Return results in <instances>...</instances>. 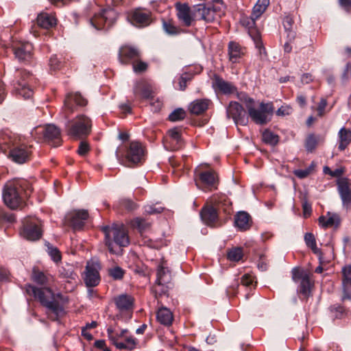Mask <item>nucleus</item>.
<instances>
[{
  "mask_svg": "<svg viewBox=\"0 0 351 351\" xmlns=\"http://www.w3.org/2000/svg\"><path fill=\"white\" fill-rule=\"evenodd\" d=\"M27 292L33 295L35 298L45 306L47 309L49 318L56 320L59 316L64 313L62 306L56 300V295L49 288H36L32 285H28L26 288Z\"/></svg>",
  "mask_w": 351,
  "mask_h": 351,
  "instance_id": "1",
  "label": "nucleus"
},
{
  "mask_svg": "<svg viewBox=\"0 0 351 351\" xmlns=\"http://www.w3.org/2000/svg\"><path fill=\"white\" fill-rule=\"evenodd\" d=\"M103 231L105 234L106 244L112 254H121V247H125L130 243L127 230L123 224L104 227Z\"/></svg>",
  "mask_w": 351,
  "mask_h": 351,
  "instance_id": "2",
  "label": "nucleus"
},
{
  "mask_svg": "<svg viewBox=\"0 0 351 351\" xmlns=\"http://www.w3.org/2000/svg\"><path fill=\"white\" fill-rule=\"evenodd\" d=\"M27 182L21 179L8 181L4 185L2 196L4 203L11 209L17 208L21 204V191L25 190Z\"/></svg>",
  "mask_w": 351,
  "mask_h": 351,
  "instance_id": "3",
  "label": "nucleus"
},
{
  "mask_svg": "<svg viewBox=\"0 0 351 351\" xmlns=\"http://www.w3.org/2000/svg\"><path fill=\"white\" fill-rule=\"evenodd\" d=\"M115 154L121 164L130 166L142 162L144 158L145 149L141 143L132 141L128 147H119Z\"/></svg>",
  "mask_w": 351,
  "mask_h": 351,
  "instance_id": "4",
  "label": "nucleus"
},
{
  "mask_svg": "<svg viewBox=\"0 0 351 351\" xmlns=\"http://www.w3.org/2000/svg\"><path fill=\"white\" fill-rule=\"evenodd\" d=\"M91 120L85 115H78L65 123V132L74 139L88 136L91 132Z\"/></svg>",
  "mask_w": 351,
  "mask_h": 351,
  "instance_id": "5",
  "label": "nucleus"
},
{
  "mask_svg": "<svg viewBox=\"0 0 351 351\" xmlns=\"http://www.w3.org/2000/svg\"><path fill=\"white\" fill-rule=\"evenodd\" d=\"M249 117L256 124L265 125L271 120L274 107L271 103L261 102L258 107L254 106V100L249 99L247 104Z\"/></svg>",
  "mask_w": 351,
  "mask_h": 351,
  "instance_id": "6",
  "label": "nucleus"
},
{
  "mask_svg": "<svg viewBox=\"0 0 351 351\" xmlns=\"http://www.w3.org/2000/svg\"><path fill=\"white\" fill-rule=\"evenodd\" d=\"M108 337L111 343L119 350H134L137 344V340L131 335H128V330L123 329L120 332L114 330L112 327L107 328Z\"/></svg>",
  "mask_w": 351,
  "mask_h": 351,
  "instance_id": "7",
  "label": "nucleus"
},
{
  "mask_svg": "<svg viewBox=\"0 0 351 351\" xmlns=\"http://www.w3.org/2000/svg\"><path fill=\"white\" fill-rule=\"evenodd\" d=\"M32 136L56 147L60 144V130L53 124L38 126L32 131Z\"/></svg>",
  "mask_w": 351,
  "mask_h": 351,
  "instance_id": "8",
  "label": "nucleus"
},
{
  "mask_svg": "<svg viewBox=\"0 0 351 351\" xmlns=\"http://www.w3.org/2000/svg\"><path fill=\"white\" fill-rule=\"evenodd\" d=\"M23 228L20 232L22 237L29 241H36L42 236L40 221L33 217H27L22 221Z\"/></svg>",
  "mask_w": 351,
  "mask_h": 351,
  "instance_id": "9",
  "label": "nucleus"
},
{
  "mask_svg": "<svg viewBox=\"0 0 351 351\" xmlns=\"http://www.w3.org/2000/svg\"><path fill=\"white\" fill-rule=\"evenodd\" d=\"M215 5L212 7H206L203 4H199L196 8V14L200 19L211 22L214 21L217 16H220L223 14L225 5L222 0H214Z\"/></svg>",
  "mask_w": 351,
  "mask_h": 351,
  "instance_id": "10",
  "label": "nucleus"
},
{
  "mask_svg": "<svg viewBox=\"0 0 351 351\" xmlns=\"http://www.w3.org/2000/svg\"><path fill=\"white\" fill-rule=\"evenodd\" d=\"M117 19V12L112 8L103 10L95 14L91 19L90 23L96 29H102L111 26Z\"/></svg>",
  "mask_w": 351,
  "mask_h": 351,
  "instance_id": "11",
  "label": "nucleus"
},
{
  "mask_svg": "<svg viewBox=\"0 0 351 351\" xmlns=\"http://www.w3.org/2000/svg\"><path fill=\"white\" fill-rule=\"evenodd\" d=\"M226 114L227 118L232 119L236 125H245L248 122V118L244 108L237 101L230 102L226 108Z\"/></svg>",
  "mask_w": 351,
  "mask_h": 351,
  "instance_id": "12",
  "label": "nucleus"
},
{
  "mask_svg": "<svg viewBox=\"0 0 351 351\" xmlns=\"http://www.w3.org/2000/svg\"><path fill=\"white\" fill-rule=\"evenodd\" d=\"M31 77L29 72L25 70H21L18 71L16 77L20 79L17 80L14 84V88L17 94L21 95L25 99H27L32 97L33 95V90L29 88L26 80L29 79Z\"/></svg>",
  "mask_w": 351,
  "mask_h": 351,
  "instance_id": "13",
  "label": "nucleus"
},
{
  "mask_svg": "<svg viewBox=\"0 0 351 351\" xmlns=\"http://www.w3.org/2000/svg\"><path fill=\"white\" fill-rule=\"evenodd\" d=\"M100 266L97 261H89L86 266L84 282L88 287L97 286L100 281L99 274Z\"/></svg>",
  "mask_w": 351,
  "mask_h": 351,
  "instance_id": "14",
  "label": "nucleus"
},
{
  "mask_svg": "<svg viewBox=\"0 0 351 351\" xmlns=\"http://www.w3.org/2000/svg\"><path fill=\"white\" fill-rule=\"evenodd\" d=\"M257 19L258 18L253 17L252 15L250 18L243 17L241 20V23L248 29L249 35L254 40L256 47L259 49L260 53H261L262 50L265 52V49L263 48L260 34L254 27L255 20Z\"/></svg>",
  "mask_w": 351,
  "mask_h": 351,
  "instance_id": "15",
  "label": "nucleus"
},
{
  "mask_svg": "<svg viewBox=\"0 0 351 351\" xmlns=\"http://www.w3.org/2000/svg\"><path fill=\"white\" fill-rule=\"evenodd\" d=\"M88 217L86 210H75L66 216V221L74 230H79L83 228Z\"/></svg>",
  "mask_w": 351,
  "mask_h": 351,
  "instance_id": "16",
  "label": "nucleus"
},
{
  "mask_svg": "<svg viewBox=\"0 0 351 351\" xmlns=\"http://www.w3.org/2000/svg\"><path fill=\"white\" fill-rule=\"evenodd\" d=\"M128 19L134 25L139 27L147 26L151 23L150 12L141 9L134 10Z\"/></svg>",
  "mask_w": 351,
  "mask_h": 351,
  "instance_id": "17",
  "label": "nucleus"
},
{
  "mask_svg": "<svg viewBox=\"0 0 351 351\" xmlns=\"http://www.w3.org/2000/svg\"><path fill=\"white\" fill-rule=\"evenodd\" d=\"M119 61L122 64L132 63L141 58L139 50L132 46H123L119 50Z\"/></svg>",
  "mask_w": 351,
  "mask_h": 351,
  "instance_id": "18",
  "label": "nucleus"
},
{
  "mask_svg": "<svg viewBox=\"0 0 351 351\" xmlns=\"http://www.w3.org/2000/svg\"><path fill=\"white\" fill-rule=\"evenodd\" d=\"M15 57L19 61H28L32 58V45L28 42L19 43L13 45Z\"/></svg>",
  "mask_w": 351,
  "mask_h": 351,
  "instance_id": "19",
  "label": "nucleus"
},
{
  "mask_svg": "<svg viewBox=\"0 0 351 351\" xmlns=\"http://www.w3.org/2000/svg\"><path fill=\"white\" fill-rule=\"evenodd\" d=\"M30 154V147L25 145H21L12 149L9 155L14 162L22 164L29 160Z\"/></svg>",
  "mask_w": 351,
  "mask_h": 351,
  "instance_id": "20",
  "label": "nucleus"
},
{
  "mask_svg": "<svg viewBox=\"0 0 351 351\" xmlns=\"http://www.w3.org/2000/svg\"><path fill=\"white\" fill-rule=\"evenodd\" d=\"M86 100L78 93H72L67 95L64 100L65 110L71 113L75 106H84L86 104Z\"/></svg>",
  "mask_w": 351,
  "mask_h": 351,
  "instance_id": "21",
  "label": "nucleus"
},
{
  "mask_svg": "<svg viewBox=\"0 0 351 351\" xmlns=\"http://www.w3.org/2000/svg\"><path fill=\"white\" fill-rule=\"evenodd\" d=\"M338 191L343 206H349L351 204V189L347 179L341 178L337 182Z\"/></svg>",
  "mask_w": 351,
  "mask_h": 351,
  "instance_id": "22",
  "label": "nucleus"
},
{
  "mask_svg": "<svg viewBox=\"0 0 351 351\" xmlns=\"http://www.w3.org/2000/svg\"><path fill=\"white\" fill-rule=\"evenodd\" d=\"M176 8L179 21L184 26H191L193 19L191 15V10L189 5L187 4L177 3Z\"/></svg>",
  "mask_w": 351,
  "mask_h": 351,
  "instance_id": "23",
  "label": "nucleus"
},
{
  "mask_svg": "<svg viewBox=\"0 0 351 351\" xmlns=\"http://www.w3.org/2000/svg\"><path fill=\"white\" fill-rule=\"evenodd\" d=\"M200 217L205 224L213 226L217 219V211L216 208L212 206H206L202 209Z\"/></svg>",
  "mask_w": 351,
  "mask_h": 351,
  "instance_id": "24",
  "label": "nucleus"
},
{
  "mask_svg": "<svg viewBox=\"0 0 351 351\" xmlns=\"http://www.w3.org/2000/svg\"><path fill=\"white\" fill-rule=\"evenodd\" d=\"M213 86L215 90H218L225 95L232 94L237 92V88L234 86L219 77H215L213 83Z\"/></svg>",
  "mask_w": 351,
  "mask_h": 351,
  "instance_id": "25",
  "label": "nucleus"
},
{
  "mask_svg": "<svg viewBox=\"0 0 351 351\" xmlns=\"http://www.w3.org/2000/svg\"><path fill=\"white\" fill-rule=\"evenodd\" d=\"M37 24L43 29H50L57 24V19L53 14L42 12L37 16Z\"/></svg>",
  "mask_w": 351,
  "mask_h": 351,
  "instance_id": "26",
  "label": "nucleus"
},
{
  "mask_svg": "<svg viewBox=\"0 0 351 351\" xmlns=\"http://www.w3.org/2000/svg\"><path fill=\"white\" fill-rule=\"evenodd\" d=\"M245 51L244 49H243L237 43L235 42H230L228 44V55L229 60L232 63L239 62L240 59L244 55Z\"/></svg>",
  "mask_w": 351,
  "mask_h": 351,
  "instance_id": "27",
  "label": "nucleus"
},
{
  "mask_svg": "<svg viewBox=\"0 0 351 351\" xmlns=\"http://www.w3.org/2000/svg\"><path fill=\"white\" fill-rule=\"evenodd\" d=\"M235 226L241 231H245L250 227V216L245 211H239L234 217Z\"/></svg>",
  "mask_w": 351,
  "mask_h": 351,
  "instance_id": "28",
  "label": "nucleus"
},
{
  "mask_svg": "<svg viewBox=\"0 0 351 351\" xmlns=\"http://www.w3.org/2000/svg\"><path fill=\"white\" fill-rule=\"evenodd\" d=\"M340 223V218L338 215L328 212L326 215L319 218V224L324 228L332 226H338Z\"/></svg>",
  "mask_w": 351,
  "mask_h": 351,
  "instance_id": "29",
  "label": "nucleus"
},
{
  "mask_svg": "<svg viewBox=\"0 0 351 351\" xmlns=\"http://www.w3.org/2000/svg\"><path fill=\"white\" fill-rule=\"evenodd\" d=\"M210 104V101L208 99H195L191 103L189 109L192 114H199L208 109Z\"/></svg>",
  "mask_w": 351,
  "mask_h": 351,
  "instance_id": "30",
  "label": "nucleus"
},
{
  "mask_svg": "<svg viewBox=\"0 0 351 351\" xmlns=\"http://www.w3.org/2000/svg\"><path fill=\"white\" fill-rule=\"evenodd\" d=\"M134 299L131 295L122 294L115 299L117 307L121 311H130L132 308Z\"/></svg>",
  "mask_w": 351,
  "mask_h": 351,
  "instance_id": "31",
  "label": "nucleus"
},
{
  "mask_svg": "<svg viewBox=\"0 0 351 351\" xmlns=\"http://www.w3.org/2000/svg\"><path fill=\"white\" fill-rule=\"evenodd\" d=\"M339 149L344 150L351 143V130L342 128L338 132Z\"/></svg>",
  "mask_w": 351,
  "mask_h": 351,
  "instance_id": "32",
  "label": "nucleus"
},
{
  "mask_svg": "<svg viewBox=\"0 0 351 351\" xmlns=\"http://www.w3.org/2000/svg\"><path fill=\"white\" fill-rule=\"evenodd\" d=\"M156 318L161 324L169 326L173 322V314L169 308L161 307L157 312Z\"/></svg>",
  "mask_w": 351,
  "mask_h": 351,
  "instance_id": "33",
  "label": "nucleus"
},
{
  "mask_svg": "<svg viewBox=\"0 0 351 351\" xmlns=\"http://www.w3.org/2000/svg\"><path fill=\"white\" fill-rule=\"evenodd\" d=\"M59 272L62 278L67 279L68 282L72 283L73 281L75 284L76 283L77 275L75 273L73 265L67 264L62 267Z\"/></svg>",
  "mask_w": 351,
  "mask_h": 351,
  "instance_id": "34",
  "label": "nucleus"
},
{
  "mask_svg": "<svg viewBox=\"0 0 351 351\" xmlns=\"http://www.w3.org/2000/svg\"><path fill=\"white\" fill-rule=\"evenodd\" d=\"M170 279V271L165 263L163 262L158 266L156 281L160 283H168Z\"/></svg>",
  "mask_w": 351,
  "mask_h": 351,
  "instance_id": "35",
  "label": "nucleus"
},
{
  "mask_svg": "<svg viewBox=\"0 0 351 351\" xmlns=\"http://www.w3.org/2000/svg\"><path fill=\"white\" fill-rule=\"evenodd\" d=\"M199 178L206 187H215L216 176L213 171H208L202 172L199 174Z\"/></svg>",
  "mask_w": 351,
  "mask_h": 351,
  "instance_id": "36",
  "label": "nucleus"
},
{
  "mask_svg": "<svg viewBox=\"0 0 351 351\" xmlns=\"http://www.w3.org/2000/svg\"><path fill=\"white\" fill-rule=\"evenodd\" d=\"M134 94L143 98H149L152 96V90L148 85L143 82L138 83L134 89Z\"/></svg>",
  "mask_w": 351,
  "mask_h": 351,
  "instance_id": "37",
  "label": "nucleus"
},
{
  "mask_svg": "<svg viewBox=\"0 0 351 351\" xmlns=\"http://www.w3.org/2000/svg\"><path fill=\"white\" fill-rule=\"evenodd\" d=\"M269 4V0H258L253 8L252 16L255 18H259L265 11Z\"/></svg>",
  "mask_w": 351,
  "mask_h": 351,
  "instance_id": "38",
  "label": "nucleus"
},
{
  "mask_svg": "<svg viewBox=\"0 0 351 351\" xmlns=\"http://www.w3.org/2000/svg\"><path fill=\"white\" fill-rule=\"evenodd\" d=\"M262 138L265 143L271 145H276L279 141L278 136L268 130H265L263 132Z\"/></svg>",
  "mask_w": 351,
  "mask_h": 351,
  "instance_id": "39",
  "label": "nucleus"
},
{
  "mask_svg": "<svg viewBox=\"0 0 351 351\" xmlns=\"http://www.w3.org/2000/svg\"><path fill=\"white\" fill-rule=\"evenodd\" d=\"M131 226L142 233L149 227L150 223L142 218L136 217L131 221Z\"/></svg>",
  "mask_w": 351,
  "mask_h": 351,
  "instance_id": "40",
  "label": "nucleus"
},
{
  "mask_svg": "<svg viewBox=\"0 0 351 351\" xmlns=\"http://www.w3.org/2000/svg\"><path fill=\"white\" fill-rule=\"evenodd\" d=\"M243 255L241 247H234L228 252V258L231 261H239L242 258Z\"/></svg>",
  "mask_w": 351,
  "mask_h": 351,
  "instance_id": "41",
  "label": "nucleus"
},
{
  "mask_svg": "<svg viewBox=\"0 0 351 351\" xmlns=\"http://www.w3.org/2000/svg\"><path fill=\"white\" fill-rule=\"evenodd\" d=\"M125 271L119 266H115L108 269V274L114 280H121L123 278Z\"/></svg>",
  "mask_w": 351,
  "mask_h": 351,
  "instance_id": "42",
  "label": "nucleus"
},
{
  "mask_svg": "<svg viewBox=\"0 0 351 351\" xmlns=\"http://www.w3.org/2000/svg\"><path fill=\"white\" fill-rule=\"evenodd\" d=\"M185 115L186 112L182 108H177L169 115V119L173 122L178 121L184 119Z\"/></svg>",
  "mask_w": 351,
  "mask_h": 351,
  "instance_id": "43",
  "label": "nucleus"
},
{
  "mask_svg": "<svg viewBox=\"0 0 351 351\" xmlns=\"http://www.w3.org/2000/svg\"><path fill=\"white\" fill-rule=\"evenodd\" d=\"M167 283H160L156 281V285L153 287V291L156 293V296L158 295H165L168 291Z\"/></svg>",
  "mask_w": 351,
  "mask_h": 351,
  "instance_id": "44",
  "label": "nucleus"
},
{
  "mask_svg": "<svg viewBox=\"0 0 351 351\" xmlns=\"http://www.w3.org/2000/svg\"><path fill=\"white\" fill-rule=\"evenodd\" d=\"M47 252L53 261L58 262L61 260V255L60 251L57 247L51 245L49 243L47 245Z\"/></svg>",
  "mask_w": 351,
  "mask_h": 351,
  "instance_id": "45",
  "label": "nucleus"
},
{
  "mask_svg": "<svg viewBox=\"0 0 351 351\" xmlns=\"http://www.w3.org/2000/svg\"><path fill=\"white\" fill-rule=\"evenodd\" d=\"M304 241L306 244L310 247L315 253H317V248L314 235L312 233L308 232L304 235Z\"/></svg>",
  "mask_w": 351,
  "mask_h": 351,
  "instance_id": "46",
  "label": "nucleus"
},
{
  "mask_svg": "<svg viewBox=\"0 0 351 351\" xmlns=\"http://www.w3.org/2000/svg\"><path fill=\"white\" fill-rule=\"evenodd\" d=\"M314 165L312 163L308 168L305 169H296L293 171L295 176L300 179L306 178L313 170Z\"/></svg>",
  "mask_w": 351,
  "mask_h": 351,
  "instance_id": "47",
  "label": "nucleus"
},
{
  "mask_svg": "<svg viewBox=\"0 0 351 351\" xmlns=\"http://www.w3.org/2000/svg\"><path fill=\"white\" fill-rule=\"evenodd\" d=\"M343 274V287L347 286L351 282V265H347L342 269Z\"/></svg>",
  "mask_w": 351,
  "mask_h": 351,
  "instance_id": "48",
  "label": "nucleus"
},
{
  "mask_svg": "<svg viewBox=\"0 0 351 351\" xmlns=\"http://www.w3.org/2000/svg\"><path fill=\"white\" fill-rule=\"evenodd\" d=\"M162 26L165 32L169 35H175L180 32L178 28L171 22L164 21Z\"/></svg>",
  "mask_w": 351,
  "mask_h": 351,
  "instance_id": "49",
  "label": "nucleus"
},
{
  "mask_svg": "<svg viewBox=\"0 0 351 351\" xmlns=\"http://www.w3.org/2000/svg\"><path fill=\"white\" fill-rule=\"evenodd\" d=\"M311 282L308 276H304L300 282V292L304 295H307L309 293Z\"/></svg>",
  "mask_w": 351,
  "mask_h": 351,
  "instance_id": "50",
  "label": "nucleus"
},
{
  "mask_svg": "<svg viewBox=\"0 0 351 351\" xmlns=\"http://www.w3.org/2000/svg\"><path fill=\"white\" fill-rule=\"evenodd\" d=\"M32 278L34 282L40 285H44L47 282L46 276L39 271L34 270Z\"/></svg>",
  "mask_w": 351,
  "mask_h": 351,
  "instance_id": "51",
  "label": "nucleus"
},
{
  "mask_svg": "<svg viewBox=\"0 0 351 351\" xmlns=\"http://www.w3.org/2000/svg\"><path fill=\"white\" fill-rule=\"evenodd\" d=\"M133 70L135 73H141L147 69V64L140 60V59L134 61L132 63Z\"/></svg>",
  "mask_w": 351,
  "mask_h": 351,
  "instance_id": "52",
  "label": "nucleus"
},
{
  "mask_svg": "<svg viewBox=\"0 0 351 351\" xmlns=\"http://www.w3.org/2000/svg\"><path fill=\"white\" fill-rule=\"evenodd\" d=\"M317 145V139L313 134L308 136L306 141V148L308 151L312 152Z\"/></svg>",
  "mask_w": 351,
  "mask_h": 351,
  "instance_id": "53",
  "label": "nucleus"
},
{
  "mask_svg": "<svg viewBox=\"0 0 351 351\" xmlns=\"http://www.w3.org/2000/svg\"><path fill=\"white\" fill-rule=\"evenodd\" d=\"M51 70L56 71L61 67L62 62L58 58L56 55L51 56L49 62Z\"/></svg>",
  "mask_w": 351,
  "mask_h": 351,
  "instance_id": "54",
  "label": "nucleus"
},
{
  "mask_svg": "<svg viewBox=\"0 0 351 351\" xmlns=\"http://www.w3.org/2000/svg\"><path fill=\"white\" fill-rule=\"evenodd\" d=\"M168 136L169 139V141H171L172 143L174 142H179L180 138H181L179 130L177 128H173L168 131Z\"/></svg>",
  "mask_w": 351,
  "mask_h": 351,
  "instance_id": "55",
  "label": "nucleus"
},
{
  "mask_svg": "<svg viewBox=\"0 0 351 351\" xmlns=\"http://www.w3.org/2000/svg\"><path fill=\"white\" fill-rule=\"evenodd\" d=\"M308 274L304 273L303 271L298 268H293L292 270V278L294 281L302 280L304 276H307Z\"/></svg>",
  "mask_w": 351,
  "mask_h": 351,
  "instance_id": "56",
  "label": "nucleus"
},
{
  "mask_svg": "<svg viewBox=\"0 0 351 351\" xmlns=\"http://www.w3.org/2000/svg\"><path fill=\"white\" fill-rule=\"evenodd\" d=\"M292 108L289 106L285 105L282 106L280 108L278 109L276 111V114L278 116L284 117L286 115H289L292 113Z\"/></svg>",
  "mask_w": 351,
  "mask_h": 351,
  "instance_id": "57",
  "label": "nucleus"
},
{
  "mask_svg": "<svg viewBox=\"0 0 351 351\" xmlns=\"http://www.w3.org/2000/svg\"><path fill=\"white\" fill-rule=\"evenodd\" d=\"M89 149V145L85 141H82L80 143L77 152L80 156H85L88 152Z\"/></svg>",
  "mask_w": 351,
  "mask_h": 351,
  "instance_id": "58",
  "label": "nucleus"
},
{
  "mask_svg": "<svg viewBox=\"0 0 351 351\" xmlns=\"http://www.w3.org/2000/svg\"><path fill=\"white\" fill-rule=\"evenodd\" d=\"M254 281V277L250 274H245L241 278V284L245 287L253 285Z\"/></svg>",
  "mask_w": 351,
  "mask_h": 351,
  "instance_id": "59",
  "label": "nucleus"
},
{
  "mask_svg": "<svg viewBox=\"0 0 351 351\" xmlns=\"http://www.w3.org/2000/svg\"><path fill=\"white\" fill-rule=\"evenodd\" d=\"M162 210L163 208L161 206L156 208L154 206L147 205L145 207V211L148 214L160 213Z\"/></svg>",
  "mask_w": 351,
  "mask_h": 351,
  "instance_id": "60",
  "label": "nucleus"
},
{
  "mask_svg": "<svg viewBox=\"0 0 351 351\" xmlns=\"http://www.w3.org/2000/svg\"><path fill=\"white\" fill-rule=\"evenodd\" d=\"M331 311L335 312L336 318H341L345 313V309L341 306H334L331 308Z\"/></svg>",
  "mask_w": 351,
  "mask_h": 351,
  "instance_id": "61",
  "label": "nucleus"
},
{
  "mask_svg": "<svg viewBox=\"0 0 351 351\" xmlns=\"http://www.w3.org/2000/svg\"><path fill=\"white\" fill-rule=\"evenodd\" d=\"M123 206H124L128 210H133L136 208L137 205L129 199H123L121 202Z\"/></svg>",
  "mask_w": 351,
  "mask_h": 351,
  "instance_id": "62",
  "label": "nucleus"
},
{
  "mask_svg": "<svg viewBox=\"0 0 351 351\" xmlns=\"http://www.w3.org/2000/svg\"><path fill=\"white\" fill-rule=\"evenodd\" d=\"M293 20L290 16H286L283 20V25L287 31H291Z\"/></svg>",
  "mask_w": 351,
  "mask_h": 351,
  "instance_id": "63",
  "label": "nucleus"
},
{
  "mask_svg": "<svg viewBox=\"0 0 351 351\" xmlns=\"http://www.w3.org/2000/svg\"><path fill=\"white\" fill-rule=\"evenodd\" d=\"M150 104L152 106V110L154 112L158 111L162 106V102L159 99L156 100L153 99Z\"/></svg>",
  "mask_w": 351,
  "mask_h": 351,
  "instance_id": "64",
  "label": "nucleus"
}]
</instances>
